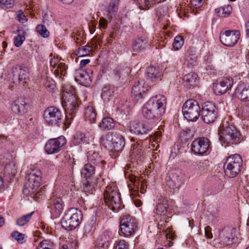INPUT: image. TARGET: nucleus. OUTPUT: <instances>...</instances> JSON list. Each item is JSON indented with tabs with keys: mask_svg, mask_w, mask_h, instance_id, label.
I'll return each instance as SVG.
<instances>
[{
	"mask_svg": "<svg viewBox=\"0 0 249 249\" xmlns=\"http://www.w3.org/2000/svg\"><path fill=\"white\" fill-rule=\"evenodd\" d=\"M62 105L65 110L66 124H71L78 109V99L74 88L71 85H64L62 89Z\"/></svg>",
	"mask_w": 249,
	"mask_h": 249,
	"instance_id": "1",
	"label": "nucleus"
},
{
	"mask_svg": "<svg viewBox=\"0 0 249 249\" xmlns=\"http://www.w3.org/2000/svg\"><path fill=\"white\" fill-rule=\"evenodd\" d=\"M166 98L162 95L151 97L142 108L143 116L148 120L160 119L165 113Z\"/></svg>",
	"mask_w": 249,
	"mask_h": 249,
	"instance_id": "2",
	"label": "nucleus"
},
{
	"mask_svg": "<svg viewBox=\"0 0 249 249\" xmlns=\"http://www.w3.org/2000/svg\"><path fill=\"white\" fill-rule=\"evenodd\" d=\"M26 178L27 181L23 191V193L27 196H31L36 201L42 198L45 192V188L43 186L38 190L41 180L40 171L35 168L31 169L30 171H29Z\"/></svg>",
	"mask_w": 249,
	"mask_h": 249,
	"instance_id": "3",
	"label": "nucleus"
},
{
	"mask_svg": "<svg viewBox=\"0 0 249 249\" xmlns=\"http://www.w3.org/2000/svg\"><path fill=\"white\" fill-rule=\"evenodd\" d=\"M219 135L220 141L224 146L238 144L242 140L240 132L227 122L221 124Z\"/></svg>",
	"mask_w": 249,
	"mask_h": 249,
	"instance_id": "4",
	"label": "nucleus"
},
{
	"mask_svg": "<svg viewBox=\"0 0 249 249\" xmlns=\"http://www.w3.org/2000/svg\"><path fill=\"white\" fill-rule=\"evenodd\" d=\"M104 199L108 208L113 211H116L121 207L120 194L117 186L114 184L107 187L104 193Z\"/></svg>",
	"mask_w": 249,
	"mask_h": 249,
	"instance_id": "5",
	"label": "nucleus"
},
{
	"mask_svg": "<svg viewBox=\"0 0 249 249\" xmlns=\"http://www.w3.org/2000/svg\"><path fill=\"white\" fill-rule=\"evenodd\" d=\"M81 212L75 208L69 210L61 220L62 226L66 230H72L76 229L82 220Z\"/></svg>",
	"mask_w": 249,
	"mask_h": 249,
	"instance_id": "6",
	"label": "nucleus"
},
{
	"mask_svg": "<svg viewBox=\"0 0 249 249\" xmlns=\"http://www.w3.org/2000/svg\"><path fill=\"white\" fill-rule=\"evenodd\" d=\"M242 159L239 154L230 155L227 158L224 168L225 175L229 178H234L241 172Z\"/></svg>",
	"mask_w": 249,
	"mask_h": 249,
	"instance_id": "7",
	"label": "nucleus"
},
{
	"mask_svg": "<svg viewBox=\"0 0 249 249\" xmlns=\"http://www.w3.org/2000/svg\"><path fill=\"white\" fill-rule=\"evenodd\" d=\"M120 231L119 234L128 237L133 235L137 230L135 219L129 214H125L120 217Z\"/></svg>",
	"mask_w": 249,
	"mask_h": 249,
	"instance_id": "8",
	"label": "nucleus"
},
{
	"mask_svg": "<svg viewBox=\"0 0 249 249\" xmlns=\"http://www.w3.org/2000/svg\"><path fill=\"white\" fill-rule=\"evenodd\" d=\"M200 108L198 102L190 99L185 102L182 107V113L189 121L195 122L200 116Z\"/></svg>",
	"mask_w": 249,
	"mask_h": 249,
	"instance_id": "9",
	"label": "nucleus"
},
{
	"mask_svg": "<svg viewBox=\"0 0 249 249\" xmlns=\"http://www.w3.org/2000/svg\"><path fill=\"white\" fill-rule=\"evenodd\" d=\"M234 230L233 229L229 228L218 231L214 239V244L221 246L231 244L234 237Z\"/></svg>",
	"mask_w": 249,
	"mask_h": 249,
	"instance_id": "10",
	"label": "nucleus"
},
{
	"mask_svg": "<svg viewBox=\"0 0 249 249\" xmlns=\"http://www.w3.org/2000/svg\"><path fill=\"white\" fill-rule=\"evenodd\" d=\"M240 37V32L239 30H227L221 32L220 40L221 43L225 46L232 47L234 46Z\"/></svg>",
	"mask_w": 249,
	"mask_h": 249,
	"instance_id": "11",
	"label": "nucleus"
},
{
	"mask_svg": "<svg viewBox=\"0 0 249 249\" xmlns=\"http://www.w3.org/2000/svg\"><path fill=\"white\" fill-rule=\"evenodd\" d=\"M217 113L218 110L214 104L211 102H206L202 108V119L207 124L212 123L215 121Z\"/></svg>",
	"mask_w": 249,
	"mask_h": 249,
	"instance_id": "12",
	"label": "nucleus"
},
{
	"mask_svg": "<svg viewBox=\"0 0 249 249\" xmlns=\"http://www.w3.org/2000/svg\"><path fill=\"white\" fill-rule=\"evenodd\" d=\"M44 118L48 124L58 125L61 122L62 115L59 109L54 107H50L45 109Z\"/></svg>",
	"mask_w": 249,
	"mask_h": 249,
	"instance_id": "13",
	"label": "nucleus"
},
{
	"mask_svg": "<svg viewBox=\"0 0 249 249\" xmlns=\"http://www.w3.org/2000/svg\"><path fill=\"white\" fill-rule=\"evenodd\" d=\"M209 146V140L206 138L202 137L193 141L191 150L195 155H202L208 151Z\"/></svg>",
	"mask_w": 249,
	"mask_h": 249,
	"instance_id": "14",
	"label": "nucleus"
},
{
	"mask_svg": "<svg viewBox=\"0 0 249 249\" xmlns=\"http://www.w3.org/2000/svg\"><path fill=\"white\" fill-rule=\"evenodd\" d=\"M233 84V79L230 77L222 78L214 85V91L216 95H222L231 90Z\"/></svg>",
	"mask_w": 249,
	"mask_h": 249,
	"instance_id": "15",
	"label": "nucleus"
},
{
	"mask_svg": "<svg viewBox=\"0 0 249 249\" xmlns=\"http://www.w3.org/2000/svg\"><path fill=\"white\" fill-rule=\"evenodd\" d=\"M66 142V140L64 136L51 139L47 142L45 145L46 152L49 154L58 153Z\"/></svg>",
	"mask_w": 249,
	"mask_h": 249,
	"instance_id": "16",
	"label": "nucleus"
},
{
	"mask_svg": "<svg viewBox=\"0 0 249 249\" xmlns=\"http://www.w3.org/2000/svg\"><path fill=\"white\" fill-rule=\"evenodd\" d=\"M129 168L128 165H126L124 168V173L125 177L126 178H128L130 181L131 182L132 184H129L128 187L130 189V188L131 190H135L136 187L137 186L138 189L139 188V185L141 186V193L142 194L144 193L145 191V187L146 186V181L145 180L143 179L142 180L140 183V180L139 178H137L136 176L131 174L129 173V171L127 170Z\"/></svg>",
	"mask_w": 249,
	"mask_h": 249,
	"instance_id": "17",
	"label": "nucleus"
},
{
	"mask_svg": "<svg viewBox=\"0 0 249 249\" xmlns=\"http://www.w3.org/2000/svg\"><path fill=\"white\" fill-rule=\"evenodd\" d=\"M28 106L25 99L22 98L14 100L11 104L12 111L18 115H22L25 113L28 110Z\"/></svg>",
	"mask_w": 249,
	"mask_h": 249,
	"instance_id": "18",
	"label": "nucleus"
},
{
	"mask_svg": "<svg viewBox=\"0 0 249 249\" xmlns=\"http://www.w3.org/2000/svg\"><path fill=\"white\" fill-rule=\"evenodd\" d=\"M168 201L166 198L160 196L157 201L155 213L157 216H164L168 208Z\"/></svg>",
	"mask_w": 249,
	"mask_h": 249,
	"instance_id": "19",
	"label": "nucleus"
},
{
	"mask_svg": "<svg viewBox=\"0 0 249 249\" xmlns=\"http://www.w3.org/2000/svg\"><path fill=\"white\" fill-rule=\"evenodd\" d=\"M235 94L239 99L244 102H249V84L242 83L236 89Z\"/></svg>",
	"mask_w": 249,
	"mask_h": 249,
	"instance_id": "20",
	"label": "nucleus"
},
{
	"mask_svg": "<svg viewBox=\"0 0 249 249\" xmlns=\"http://www.w3.org/2000/svg\"><path fill=\"white\" fill-rule=\"evenodd\" d=\"M184 181V175L179 170H177L173 174L167 184L171 189H175L178 188Z\"/></svg>",
	"mask_w": 249,
	"mask_h": 249,
	"instance_id": "21",
	"label": "nucleus"
},
{
	"mask_svg": "<svg viewBox=\"0 0 249 249\" xmlns=\"http://www.w3.org/2000/svg\"><path fill=\"white\" fill-rule=\"evenodd\" d=\"M114 138V146H112V152L118 153L121 152L124 146V140L123 137L119 133L113 132Z\"/></svg>",
	"mask_w": 249,
	"mask_h": 249,
	"instance_id": "22",
	"label": "nucleus"
},
{
	"mask_svg": "<svg viewBox=\"0 0 249 249\" xmlns=\"http://www.w3.org/2000/svg\"><path fill=\"white\" fill-rule=\"evenodd\" d=\"M75 79L85 86L89 84L91 81L89 73L82 70L76 71Z\"/></svg>",
	"mask_w": 249,
	"mask_h": 249,
	"instance_id": "23",
	"label": "nucleus"
},
{
	"mask_svg": "<svg viewBox=\"0 0 249 249\" xmlns=\"http://www.w3.org/2000/svg\"><path fill=\"white\" fill-rule=\"evenodd\" d=\"M148 90L146 85H145L142 81H138L132 89V93L134 96L142 98Z\"/></svg>",
	"mask_w": 249,
	"mask_h": 249,
	"instance_id": "24",
	"label": "nucleus"
},
{
	"mask_svg": "<svg viewBox=\"0 0 249 249\" xmlns=\"http://www.w3.org/2000/svg\"><path fill=\"white\" fill-rule=\"evenodd\" d=\"M129 129L130 131L136 134H142L148 131V127L145 124L141 122H132L130 123Z\"/></svg>",
	"mask_w": 249,
	"mask_h": 249,
	"instance_id": "25",
	"label": "nucleus"
},
{
	"mask_svg": "<svg viewBox=\"0 0 249 249\" xmlns=\"http://www.w3.org/2000/svg\"><path fill=\"white\" fill-rule=\"evenodd\" d=\"M195 171L196 174L201 175H206L209 166V161L207 160L197 161L195 164Z\"/></svg>",
	"mask_w": 249,
	"mask_h": 249,
	"instance_id": "26",
	"label": "nucleus"
},
{
	"mask_svg": "<svg viewBox=\"0 0 249 249\" xmlns=\"http://www.w3.org/2000/svg\"><path fill=\"white\" fill-rule=\"evenodd\" d=\"M85 119L90 123H94L97 116V113L92 104H89L85 107L84 113Z\"/></svg>",
	"mask_w": 249,
	"mask_h": 249,
	"instance_id": "27",
	"label": "nucleus"
},
{
	"mask_svg": "<svg viewBox=\"0 0 249 249\" xmlns=\"http://www.w3.org/2000/svg\"><path fill=\"white\" fill-rule=\"evenodd\" d=\"M130 154L132 159L136 160L137 162L142 160L143 156V151L140 143L137 142L132 145Z\"/></svg>",
	"mask_w": 249,
	"mask_h": 249,
	"instance_id": "28",
	"label": "nucleus"
},
{
	"mask_svg": "<svg viewBox=\"0 0 249 249\" xmlns=\"http://www.w3.org/2000/svg\"><path fill=\"white\" fill-rule=\"evenodd\" d=\"M197 78V74L194 72L185 75L183 79L184 85L190 88L196 86L198 81Z\"/></svg>",
	"mask_w": 249,
	"mask_h": 249,
	"instance_id": "29",
	"label": "nucleus"
},
{
	"mask_svg": "<svg viewBox=\"0 0 249 249\" xmlns=\"http://www.w3.org/2000/svg\"><path fill=\"white\" fill-rule=\"evenodd\" d=\"M28 72L24 69L20 68L18 71V75H14V82L18 83L24 86L25 80L28 78Z\"/></svg>",
	"mask_w": 249,
	"mask_h": 249,
	"instance_id": "30",
	"label": "nucleus"
},
{
	"mask_svg": "<svg viewBox=\"0 0 249 249\" xmlns=\"http://www.w3.org/2000/svg\"><path fill=\"white\" fill-rule=\"evenodd\" d=\"M98 126L102 130H111L114 126V120L110 117H105L99 124Z\"/></svg>",
	"mask_w": 249,
	"mask_h": 249,
	"instance_id": "31",
	"label": "nucleus"
},
{
	"mask_svg": "<svg viewBox=\"0 0 249 249\" xmlns=\"http://www.w3.org/2000/svg\"><path fill=\"white\" fill-rule=\"evenodd\" d=\"M51 207L53 211H54L56 214H59L63 210V202L60 198H56L51 200Z\"/></svg>",
	"mask_w": 249,
	"mask_h": 249,
	"instance_id": "32",
	"label": "nucleus"
},
{
	"mask_svg": "<svg viewBox=\"0 0 249 249\" xmlns=\"http://www.w3.org/2000/svg\"><path fill=\"white\" fill-rule=\"evenodd\" d=\"M113 138V132H108L106 135H103L101 139L102 144L108 150L112 152V146H111V140Z\"/></svg>",
	"mask_w": 249,
	"mask_h": 249,
	"instance_id": "33",
	"label": "nucleus"
},
{
	"mask_svg": "<svg viewBox=\"0 0 249 249\" xmlns=\"http://www.w3.org/2000/svg\"><path fill=\"white\" fill-rule=\"evenodd\" d=\"M109 245V237L104 234L99 236L97 239L95 249H107Z\"/></svg>",
	"mask_w": 249,
	"mask_h": 249,
	"instance_id": "34",
	"label": "nucleus"
},
{
	"mask_svg": "<svg viewBox=\"0 0 249 249\" xmlns=\"http://www.w3.org/2000/svg\"><path fill=\"white\" fill-rule=\"evenodd\" d=\"M94 173L95 167L90 163L86 164L81 171L82 176L86 178H90Z\"/></svg>",
	"mask_w": 249,
	"mask_h": 249,
	"instance_id": "35",
	"label": "nucleus"
},
{
	"mask_svg": "<svg viewBox=\"0 0 249 249\" xmlns=\"http://www.w3.org/2000/svg\"><path fill=\"white\" fill-rule=\"evenodd\" d=\"M147 46V40L138 38L134 41L132 48L134 52H137L145 49Z\"/></svg>",
	"mask_w": 249,
	"mask_h": 249,
	"instance_id": "36",
	"label": "nucleus"
},
{
	"mask_svg": "<svg viewBox=\"0 0 249 249\" xmlns=\"http://www.w3.org/2000/svg\"><path fill=\"white\" fill-rule=\"evenodd\" d=\"M147 77L152 81H155L160 77L159 70L154 66H150L147 69Z\"/></svg>",
	"mask_w": 249,
	"mask_h": 249,
	"instance_id": "37",
	"label": "nucleus"
},
{
	"mask_svg": "<svg viewBox=\"0 0 249 249\" xmlns=\"http://www.w3.org/2000/svg\"><path fill=\"white\" fill-rule=\"evenodd\" d=\"M92 49L90 46L85 45L79 47L75 50V54L78 57H84L88 55L92 52Z\"/></svg>",
	"mask_w": 249,
	"mask_h": 249,
	"instance_id": "38",
	"label": "nucleus"
},
{
	"mask_svg": "<svg viewBox=\"0 0 249 249\" xmlns=\"http://www.w3.org/2000/svg\"><path fill=\"white\" fill-rule=\"evenodd\" d=\"M232 7L231 5H228L226 7H219L215 10L217 15L221 17H227L231 13Z\"/></svg>",
	"mask_w": 249,
	"mask_h": 249,
	"instance_id": "39",
	"label": "nucleus"
},
{
	"mask_svg": "<svg viewBox=\"0 0 249 249\" xmlns=\"http://www.w3.org/2000/svg\"><path fill=\"white\" fill-rule=\"evenodd\" d=\"M34 212L26 215H24L17 219V225L19 226H23L26 224L31 219Z\"/></svg>",
	"mask_w": 249,
	"mask_h": 249,
	"instance_id": "40",
	"label": "nucleus"
},
{
	"mask_svg": "<svg viewBox=\"0 0 249 249\" xmlns=\"http://www.w3.org/2000/svg\"><path fill=\"white\" fill-rule=\"evenodd\" d=\"M87 158L89 162H92L94 164H97L103 161L100 159L98 153L95 152H88Z\"/></svg>",
	"mask_w": 249,
	"mask_h": 249,
	"instance_id": "41",
	"label": "nucleus"
},
{
	"mask_svg": "<svg viewBox=\"0 0 249 249\" xmlns=\"http://www.w3.org/2000/svg\"><path fill=\"white\" fill-rule=\"evenodd\" d=\"M185 63L188 67H191L196 61V57L195 55L191 54L188 50L185 54Z\"/></svg>",
	"mask_w": 249,
	"mask_h": 249,
	"instance_id": "42",
	"label": "nucleus"
},
{
	"mask_svg": "<svg viewBox=\"0 0 249 249\" xmlns=\"http://www.w3.org/2000/svg\"><path fill=\"white\" fill-rule=\"evenodd\" d=\"M67 67L64 63L60 62L57 66V69L54 71V74L56 76H65L67 73Z\"/></svg>",
	"mask_w": 249,
	"mask_h": 249,
	"instance_id": "43",
	"label": "nucleus"
},
{
	"mask_svg": "<svg viewBox=\"0 0 249 249\" xmlns=\"http://www.w3.org/2000/svg\"><path fill=\"white\" fill-rule=\"evenodd\" d=\"M155 221L157 222L158 228L164 231V228L166 227V223L168 222L166 215L164 216H157Z\"/></svg>",
	"mask_w": 249,
	"mask_h": 249,
	"instance_id": "44",
	"label": "nucleus"
},
{
	"mask_svg": "<svg viewBox=\"0 0 249 249\" xmlns=\"http://www.w3.org/2000/svg\"><path fill=\"white\" fill-rule=\"evenodd\" d=\"M130 196L133 200L134 203L136 207H139L142 205V201L139 199L135 198L137 196H139L138 188L137 186L136 187V189H134L133 190H131L130 188Z\"/></svg>",
	"mask_w": 249,
	"mask_h": 249,
	"instance_id": "45",
	"label": "nucleus"
},
{
	"mask_svg": "<svg viewBox=\"0 0 249 249\" xmlns=\"http://www.w3.org/2000/svg\"><path fill=\"white\" fill-rule=\"evenodd\" d=\"M74 142L78 144L88 142L85 135L81 132H77L76 133L74 137Z\"/></svg>",
	"mask_w": 249,
	"mask_h": 249,
	"instance_id": "46",
	"label": "nucleus"
},
{
	"mask_svg": "<svg viewBox=\"0 0 249 249\" xmlns=\"http://www.w3.org/2000/svg\"><path fill=\"white\" fill-rule=\"evenodd\" d=\"M53 243L49 240H43L40 242L36 249H53Z\"/></svg>",
	"mask_w": 249,
	"mask_h": 249,
	"instance_id": "47",
	"label": "nucleus"
},
{
	"mask_svg": "<svg viewBox=\"0 0 249 249\" xmlns=\"http://www.w3.org/2000/svg\"><path fill=\"white\" fill-rule=\"evenodd\" d=\"M11 236L13 238L16 240L19 244H23L25 241V235L18 231H13L11 233Z\"/></svg>",
	"mask_w": 249,
	"mask_h": 249,
	"instance_id": "48",
	"label": "nucleus"
},
{
	"mask_svg": "<svg viewBox=\"0 0 249 249\" xmlns=\"http://www.w3.org/2000/svg\"><path fill=\"white\" fill-rule=\"evenodd\" d=\"M184 44L183 38L181 36H177L174 38L173 47L175 50H178Z\"/></svg>",
	"mask_w": 249,
	"mask_h": 249,
	"instance_id": "49",
	"label": "nucleus"
},
{
	"mask_svg": "<svg viewBox=\"0 0 249 249\" xmlns=\"http://www.w3.org/2000/svg\"><path fill=\"white\" fill-rule=\"evenodd\" d=\"M111 93L112 92L109 89V87L105 86L102 89L101 97L105 101H109Z\"/></svg>",
	"mask_w": 249,
	"mask_h": 249,
	"instance_id": "50",
	"label": "nucleus"
},
{
	"mask_svg": "<svg viewBox=\"0 0 249 249\" xmlns=\"http://www.w3.org/2000/svg\"><path fill=\"white\" fill-rule=\"evenodd\" d=\"M83 190L84 192L92 194L94 191V184L86 180L83 184Z\"/></svg>",
	"mask_w": 249,
	"mask_h": 249,
	"instance_id": "51",
	"label": "nucleus"
},
{
	"mask_svg": "<svg viewBox=\"0 0 249 249\" xmlns=\"http://www.w3.org/2000/svg\"><path fill=\"white\" fill-rule=\"evenodd\" d=\"M115 245V249H129V244L124 240H118Z\"/></svg>",
	"mask_w": 249,
	"mask_h": 249,
	"instance_id": "52",
	"label": "nucleus"
},
{
	"mask_svg": "<svg viewBox=\"0 0 249 249\" xmlns=\"http://www.w3.org/2000/svg\"><path fill=\"white\" fill-rule=\"evenodd\" d=\"M37 32L43 37H47L49 35V32L43 25H38L36 27Z\"/></svg>",
	"mask_w": 249,
	"mask_h": 249,
	"instance_id": "53",
	"label": "nucleus"
},
{
	"mask_svg": "<svg viewBox=\"0 0 249 249\" xmlns=\"http://www.w3.org/2000/svg\"><path fill=\"white\" fill-rule=\"evenodd\" d=\"M118 10L117 5L114 2H111L108 7V14L107 17L110 18L115 15Z\"/></svg>",
	"mask_w": 249,
	"mask_h": 249,
	"instance_id": "54",
	"label": "nucleus"
},
{
	"mask_svg": "<svg viewBox=\"0 0 249 249\" xmlns=\"http://www.w3.org/2000/svg\"><path fill=\"white\" fill-rule=\"evenodd\" d=\"M14 3V0H0V4L3 9L12 8Z\"/></svg>",
	"mask_w": 249,
	"mask_h": 249,
	"instance_id": "55",
	"label": "nucleus"
},
{
	"mask_svg": "<svg viewBox=\"0 0 249 249\" xmlns=\"http://www.w3.org/2000/svg\"><path fill=\"white\" fill-rule=\"evenodd\" d=\"M227 56L231 63H235L237 62L238 55L236 51H230L227 53Z\"/></svg>",
	"mask_w": 249,
	"mask_h": 249,
	"instance_id": "56",
	"label": "nucleus"
},
{
	"mask_svg": "<svg viewBox=\"0 0 249 249\" xmlns=\"http://www.w3.org/2000/svg\"><path fill=\"white\" fill-rule=\"evenodd\" d=\"M24 35L18 34L14 37V44L17 47H19L23 43L25 40Z\"/></svg>",
	"mask_w": 249,
	"mask_h": 249,
	"instance_id": "57",
	"label": "nucleus"
},
{
	"mask_svg": "<svg viewBox=\"0 0 249 249\" xmlns=\"http://www.w3.org/2000/svg\"><path fill=\"white\" fill-rule=\"evenodd\" d=\"M137 4L139 5L140 9H145L148 8L149 4V0H137Z\"/></svg>",
	"mask_w": 249,
	"mask_h": 249,
	"instance_id": "58",
	"label": "nucleus"
},
{
	"mask_svg": "<svg viewBox=\"0 0 249 249\" xmlns=\"http://www.w3.org/2000/svg\"><path fill=\"white\" fill-rule=\"evenodd\" d=\"M68 164L70 165V174L71 175V181L73 182V166L75 164V161L73 158H70L69 160L68 161Z\"/></svg>",
	"mask_w": 249,
	"mask_h": 249,
	"instance_id": "59",
	"label": "nucleus"
},
{
	"mask_svg": "<svg viewBox=\"0 0 249 249\" xmlns=\"http://www.w3.org/2000/svg\"><path fill=\"white\" fill-rule=\"evenodd\" d=\"M165 236L167 239L173 240L175 238V234L173 232V229L168 227L165 231Z\"/></svg>",
	"mask_w": 249,
	"mask_h": 249,
	"instance_id": "60",
	"label": "nucleus"
},
{
	"mask_svg": "<svg viewBox=\"0 0 249 249\" xmlns=\"http://www.w3.org/2000/svg\"><path fill=\"white\" fill-rule=\"evenodd\" d=\"M99 25L101 29H106L107 26V20L104 18H100Z\"/></svg>",
	"mask_w": 249,
	"mask_h": 249,
	"instance_id": "61",
	"label": "nucleus"
},
{
	"mask_svg": "<svg viewBox=\"0 0 249 249\" xmlns=\"http://www.w3.org/2000/svg\"><path fill=\"white\" fill-rule=\"evenodd\" d=\"M191 3L193 6H194L196 8H198L201 7L203 3V0H192Z\"/></svg>",
	"mask_w": 249,
	"mask_h": 249,
	"instance_id": "62",
	"label": "nucleus"
},
{
	"mask_svg": "<svg viewBox=\"0 0 249 249\" xmlns=\"http://www.w3.org/2000/svg\"><path fill=\"white\" fill-rule=\"evenodd\" d=\"M161 134V133L160 131L156 132L154 135L152 136L151 140H152L154 142H155L156 143H158L160 140Z\"/></svg>",
	"mask_w": 249,
	"mask_h": 249,
	"instance_id": "63",
	"label": "nucleus"
},
{
	"mask_svg": "<svg viewBox=\"0 0 249 249\" xmlns=\"http://www.w3.org/2000/svg\"><path fill=\"white\" fill-rule=\"evenodd\" d=\"M205 234L206 237L212 239L213 237L212 229L210 226H207L205 228Z\"/></svg>",
	"mask_w": 249,
	"mask_h": 249,
	"instance_id": "64",
	"label": "nucleus"
}]
</instances>
